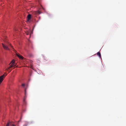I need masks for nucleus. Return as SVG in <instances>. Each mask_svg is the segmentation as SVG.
Segmentation results:
<instances>
[{
	"label": "nucleus",
	"instance_id": "obj_1",
	"mask_svg": "<svg viewBox=\"0 0 126 126\" xmlns=\"http://www.w3.org/2000/svg\"><path fill=\"white\" fill-rule=\"evenodd\" d=\"M15 60H13L11 61V63H12V64H11L9 67L8 68H6V70L8 71L9 72H10L12 70V69H10V68H12L13 67H15L16 64L15 63Z\"/></svg>",
	"mask_w": 126,
	"mask_h": 126
},
{
	"label": "nucleus",
	"instance_id": "obj_2",
	"mask_svg": "<svg viewBox=\"0 0 126 126\" xmlns=\"http://www.w3.org/2000/svg\"><path fill=\"white\" fill-rule=\"evenodd\" d=\"M2 45L4 49L9 50H10V49L8 48V47L4 45V44H3V43H2Z\"/></svg>",
	"mask_w": 126,
	"mask_h": 126
},
{
	"label": "nucleus",
	"instance_id": "obj_3",
	"mask_svg": "<svg viewBox=\"0 0 126 126\" xmlns=\"http://www.w3.org/2000/svg\"><path fill=\"white\" fill-rule=\"evenodd\" d=\"M16 55L20 59H23L24 58L21 55L16 53Z\"/></svg>",
	"mask_w": 126,
	"mask_h": 126
},
{
	"label": "nucleus",
	"instance_id": "obj_4",
	"mask_svg": "<svg viewBox=\"0 0 126 126\" xmlns=\"http://www.w3.org/2000/svg\"><path fill=\"white\" fill-rule=\"evenodd\" d=\"M31 17V15L30 14H29L27 16V21L29 22L30 20Z\"/></svg>",
	"mask_w": 126,
	"mask_h": 126
},
{
	"label": "nucleus",
	"instance_id": "obj_5",
	"mask_svg": "<svg viewBox=\"0 0 126 126\" xmlns=\"http://www.w3.org/2000/svg\"><path fill=\"white\" fill-rule=\"evenodd\" d=\"M97 55L100 58L101 57L100 53L99 52H98L97 53Z\"/></svg>",
	"mask_w": 126,
	"mask_h": 126
},
{
	"label": "nucleus",
	"instance_id": "obj_6",
	"mask_svg": "<svg viewBox=\"0 0 126 126\" xmlns=\"http://www.w3.org/2000/svg\"><path fill=\"white\" fill-rule=\"evenodd\" d=\"M12 124V123L11 122H9L7 123L6 125V126H11Z\"/></svg>",
	"mask_w": 126,
	"mask_h": 126
},
{
	"label": "nucleus",
	"instance_id": "obj_7",
	"mask_svg": "<svg viewBox=\"0 0 126 126\" xmlns=\"http://www.w3.org/2000/svg\"><path fill=\"white\" fill-rule=\"evenodd\" d=\"M9 45L12 47V48L13 49V50H15V49H14L13 48V46H12L11 44H9Z\"/></svg>",
	"mask_w": 126,
	"mask_h": 126
},
{
	"label": "nucleus",
	"instance_id": "obj_8",
	"mask_svg": "<svg viewBox=\"0 0 126 126\" xmlns=\"http://www.w3.org/2000/svg\"><path fill=\"white\" fill-rule=\"evenodd\" d=\"M26 34L27 35H29V32H26Z\"/></svg>",
	"mask_w": 126,
	"mask_h": 126
},
{
	"label": "nucleus",
	"instance_id": "obj_9",
	"mask_svg": "<svg viewBox=\"0 0 126 126\" xmlns=\"http://www.w3.org/2000/svg\"><path fill=\"white\" fill-rule=\"evenodd\" d=\"M25 84H22V86L23 87H24L25 86Z\"/></svg>",
	"mask_w": 126,
	"mask_h": 126
},
{
	"label": "nucleus",
	"instance_id": "obj_10",
	"mask_svg": "<svg viewBox=\"0 0 126 126\" xmlns=\"http://www.w3.org/2000/svg\"><path fill=\"white\" fill-rule=\"evenodd\" d=\"M12 126H15L14 124H12L11 125Z\"/></svg>",
	"mask_w": 126,
	"mask_h": 126
},
{
	"label": "nucleus",
	"instance_id": "obj_11",
	"mask_svg": "<svg viewBox=\"0 0 126 126\" xmlns=\"http://www.w3.org/2000/svg\"><path fill=\"white\" fill-rule=\"evenodd\" d=\"M25 93L26 94V89H25Z\"/></svg>",
	"mask_w": 126,
	"mask_h": 126
},
{
	"label": "nucleus",
	"instance_id": "obj_12",
	"mask_svg": "<svg viewBox=\"0 0 126 126\" xmlns=\"http://www.w3.org/2000/svg\"><path fill=\"white\" fill-rule=\"evenodd\" d=\"M32 33V32H31V33H30V35H31V34Z\"/></svg>",
	"mask_w": 126,
	"mask_h": 126
},
{
	"label": "nucleus",
	"instance_id": "obj_13",
	"mask_svg": "<svg viewBox=\"0 0 126 126\" xmlns=\"http://www.w3.org/2000/svg\"><path fill=\"white\" fill-rule=\"evenodd\" d=\"M31 68H32V67H31Z\"/></svg>",
	"mask_w": 126,
	"mask_h": 126
}]
</instances>
